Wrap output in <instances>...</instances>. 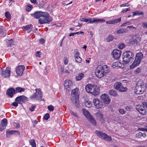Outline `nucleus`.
Instances as JSON below:
<instances>
[{
	"label": "nucleus",
	"mask_w": 147,
	"mask_h": 147,
	"mask_svg": "<svg viewBox=\"0 0 147 147\" xmlns=\"http://www.w3.org/2000/svg\"><path fill=\"white\" fill-rule=\"evenodd\" d=\"M35 93L30 97L31 99H35L36 100H39L42 97V92L40 89L37 88L35 89Z\"/></svg>",
	"instance_id": "1a4fd4ad"
},
{
	"label": "nucleus",
	"mask_w": 147,
	"mask_h": 147,
	"mask_svg": "<svg viewBox=\"0 0 147 147\" xmlns=\"http://www.w3.org/2000/svg\"><path fill=\"white\" fill-rule=\"evenodd\" d=\"M35 105H32L31 107L29 108V110L30 111H33L34 110V109L35 108Z\"/></svg>",
	"instance_id": "603ef678"
},
{
	"label": "nucleus",
	"mask_w": 147,
	"mask_h": 147,
	"mask_svg": "<svg viewBox=\"0 0 147 147\" xmlns=\"http://www.w3.org/2000/svg\"><path fill=\"white\" fill-rule=\"evenodd\" d=\"M106 23L108 24H114L113 20L107 21Z\"/></svg>",
	"instance_id": "0e129e2a"
},
{
	"label": "nucleus",
	"mask_w": 147,
	"mask_h": 147,
	"mask_svg": "<svg viewBox=\"0 0 147 147\" xmlns=\"http://www.w3.org/2000/svg\"><path fill=\"white\" fill-rule=\"evenodd\" d=\"M29 143L32 147H36V145L34 140V139L29 140Z\"/></svg>",
	"instance_id": "2f4dec72"
},
{
	"label": "nucleus",
	"mask_w": 147,
	"mask_h": 147,
	"mask_svg": "<svg viewBox=\"0 0 147 147\" xmlns=\"http://www.w3.org/2000/svg\"><path fill=\"white\" fill-rule=\"evenodd\" d=\"M142 26L144 28H147V23L145 22H143L142 24Z\"/></svg>",
	"instance_id": "e2e57ef3"
},
{
	"label": "nucleus",
	"mask_w": 147,
	"mask_h": 147,
	"mask_svg": "<svg viewBox=\"0 0 147 147\" xmlns=\"http://www.w3.org/2000/svg\"><path fill=\"white\" fill-rule=\"evenodd\" d=\"M78 89L76 88L72 90L71 101L77 107H79V95L78 94Z\"/></svg>",
	"instance_id": "7ed1b4c3"
},
{
	"label": "nucleus",
	"mask_w": 147,
	"mask_h": 147,
	"mask_svg": "<svg viewBox=\"0 0 147 147\" xmlns=\"http://www.w3.org/2000/svg\"><path fill=\"white\" fill-rule=\"evenodd\" d=\"M100 98L104 103L106 104H109L111 100L108 96L106 94H102Z\"/></svg>",
	"instance_id": "dca6fc26"
},
{
	"label": "nucleus",
	"mask_w": 147,
	"mask_h": 147,
	"mask_svg": "<svg viewBox=\"0 0 147 147\" xmlns=\"http://www.w3.org/2000/svg\"><path fill=\"white\" fill-rule=\"evenodd\" d=\"M141 71V68L140 67H138L135 70L134 72L136 74H137L140 72Z\"/></svg>",
	"instance_id": "de8ad7c7"
},
{
	"label": "nucleus",
	"mask_w": 147,
	"mask_h": 147,
	"mask_svg": "<svg viewBox=\"0 0 147 147\" xmlns=\"http://www.w3.org/2000/svg\"><path fill=\"white\" fill-rule=\"evenodd\" d=\"M7 47L11 46L13 43V40L12 39L7 40Z\"/></svg>",
	"instance_id": "ea45409f"
},
{
	"label": "nucleus",
	"mask_w": 147,
	"mask_h": 147,
	"mask_svg": "<svg viewBox=\"0 0 147 147\" xmlns=\"http://www.w3.org/2000/svg\"><path fill=\"white\" fill-rule=\"evenodd\" d=\"M85 89L87 92L91 93L94 96L97 95L99 93V89L94 84H87L85 86Z\"/></svg>",
	"instance_id": "f03ea898"
},
{
	"label": "nucleus",
	"mask_w": 147,
	"mask_h": 147,
	"mask_svg": "<svg viewBox=\"0 0 147 147\" xmlns=\"http://www.w3.org/2000/svg\"><path fill=\"white\" fill-rule=\"evenodd\" d=\"M84 76V74L82 73H80L78 76H77L76 77V79L77 81H79L81 80Z\"/></svg>",
	"instance_id": "a878e982"
},
{
	"label": "nucleus",
	"mask_w": 147,
	"mask_h": 147,
	"mask_svg": "<svg viewBox=\"0 0 147 147\" xmlns=\"http://www.w3.org/2000/svg\"><path fill=\"white\" fill-rule=\"evenodd\" d=\"M10 69L9 67L6 68L5 70L3 69L2 70L1 75L3 77L5 78L8 77L10 74Z\"/></svg>",
	"instance_id": "f3484780"
},
{
	"label": "nucleus",
	"mask_w": 147,
	"mask_h": 147,
	"mask_svg": "<svg viewBox=\"0 0 147 147\" xmlns=\"http://www.w3.org/2000/svg\"><path fill=\"white\" fill-rule=\"evenodd\" d=\"M133 16L137 15H143L144 14V13L143 11L140 12L138 11L133 12Z\"/></svg>",
	"instance_id": "7c9ffc66"
},
{
	"label": "nucleus",
	"mask_w": 147,
	"mask_h": 147,
	"mask_svg": "<svg viewBox=\"0 0 147 147\" xmlns=\"http://www.w3.org/2000/svg\"><path fill=\"white\" fill-rule=\"evenodd\" d=\"M85 104L86 107L88 108H90L92 106L91 102L89 101H86L85 102Z\"/></svg>",
	"instance_id": "e433bc0d"
},
{
	"label": "nucleus",
	"mask_w": 147,
	"mask_h": 147,
	"mask_svg": "<svg viewBox=\"0 0 147 147\" xmlns=\"http://www.w3.org/2000/svg\"><path fill=\"white\" fill-rule=\"evenodd\" d=\"M24 88H22L21 87H18L16 88L15 91L16 93L18 92H24L25 91Z\"/></svg>",
	"instance_id": "cd10ccee"
},
{
	"label": "nucleus",
	"mask_w": 147,
	"mask_h": 147,
	"mask_svg": "<svg viewBox=\"0 0 147 147\" xmlns=\"http://www.w3.org/2000/svg\"><path fill=\"white\" fill-rule=\"evenodd\" d=\"M45 12L41 11L35 12L34 13L31 14V15L36 19L39 18L40 17H42Z\"/></svg>",
	"instance_id": "6ab92c4d"
},
{
	"label": "nucleus",
	"mask_w": 147,
	"mask_h": 147,
	"mask_svg": "<svg viewBox=\"0 0 147 147\" xmlns=\"http://www.w3.org/2000/svg\"><path fill=\"white\" fill-rule=\"evenodd\" d=\"M129 6V5L128 3H125L122 4L120 5V7H123L125 6Z\"/></svg>",
	"instance_id": "bf43d9fd"
},
{
	"label": "nucleus",
	"mask_w": 147,
	"mask_h": 147,
	"mask_svg": "<svg viewBox=\"0 0 147 147\" xmlns=\"http://www.w3.org/2000/svg\"><path fill=\"white\" fill-rule=\"evenodd\" d=\"M93 103L96 107L97 109L102 108L103 106V102L100 101L98 99L94 98L93 100Z\"/></svg>",
	"instance_id": "2eb2a0df"
},
{
	"label": "nucleus",
	"mask_w": 147,
	"mask_h": 147,
	"mask_svg": "<svg viewBox=\"0 0 147 147\" xmlns=\"http://www.w3.org/2000/svg\"><path fill=\"white\" fill-rule=\"evenodd\" d=\"M141 37L139 35H136L133 37L132 40L130 42L131 44L134 45H137L140 42Z\"/></svg>",
	"instance_id": "9b49d317"
},
{
	"label": "nucleus",
	"mask_w": 147,
	"mask_h": 147,
	"mask_svg": "<svg viewBox=\"0 0 147 147\" xmlns=\"http://www.w3.org/2000/svg\"><path fill=\"white\" fill-rule=\"evenodd\" d=\"M118 111L121 114H123L125 113V111L123 109H120Z\"/></svg>",
	"instance_id": "3c124183"
},
{
	"label": "nucleus",
	"mask_w": 147,
	"mask_h": 147,
	"mask_svg": "<svg viewBox=\"0 0 147 147\" xmlns=\"http://www.w3.org/2000/svg\"><path fill=\"white\" fill-rule=\"evenodd\" d=\"M68 62V60L67 59H64V64L65 65H66Z\"/></svg>",
	"instance_id": "69168bd1"
},
{
	"label": "nucleus",
	"mask_w": 147,
	"mask_h": 147,
	"mask_svg": "<svg viewBox=\"0 0 147 147\" xmlns=\"http://www.w3.org/2000/svg\"><path fill=\"white\" fill-rule=\"evenodd\" d=\"M130 8L129 7L128 8H126L125 9H123L121 11V12L124 13L128 11H129L130 10Z\"/></svg>",
	"instance_id": "6e6d98bb"
},
{
	"label": "nucleus",
	"mask_w": 147,
	"mask_h": 147,
	"mask_svg": "<svg viewBox=\"0 0 147 147\" xmlns=\"http://www.w3.org/2000/svg\"><path fill=\"white\" fill-rule=\"evenodd\" d=\"M143 56V55L141 53H137L136 54L134 61L130 66V68L133 69L138 66L140 63Z\"/></svg>",
	"instance_id": "39448f33"
},
{
	"label": "nucleus",
	"mask_w": 147,
	"mask_h": 147,
	"mask_svg": "<svg viewBox=\"0 0 147 147\" xmlns=\"http://www.w3.org/2000/svg\"><path fill=\"white\" fill-rule=\"evenodd\" d=\"M32 25L30 24L22 27V28L26 30H29L28 32H30L32 30Z\"/></svg>",
	"instance_id": "b1692460"
},
{
	"label": "nucleus",
	"mask_w": 147,
	"mask_h": 147,
	"mask_svg": "<svg viewBox=\"0 0 147 147\" xmlns=\"http://www.w3.org/2000/svg\"><path fill=\"white\" fill-rule=\"evenodd\" d=\"M15 90L13 88L8 89L6 92L7 94L9 97H12L13 95L16 94Z\"/></svg>",
	"instance_id": "aec40b11"
},
{
	"label": "nucleus",
	"mask_w": 147,
	"mask_h": 147,
	"mask_svg": "<svg viewBox=\"0 0 147 147\" xmlns=\"http://www.w3.org/2000/svg\"><path fill=\"white\" fill-rule=\"evenodd\" d=\"M25 69V67L24 65H21L18 66L16 70V74L18 75H22Z\"/></svg>",
	"instance_id": "a211bd4d"
},
{
	"label": "nucleus",
	"mask_w": 147,
	"mask_h": 147,
	"mask_svg": "<svg viewBox=\"0 0 147 147\" xmlns=\"http://www.w3.org/2000/svg\"><path fill=\"white\" fill-rule=\"evenodd\" d=\"M97 117L100 120H101L103 119V115L100 112V111H98L96 113V114Z\"/></svg>",
	"instance_id": "c756f323"
},
{
	"label": "nucleus",
	"mask_w": 147,
	"mask_h": 147,
	"mask_svg": "<svg viewBox=\"0 0 147 147\" xmlns=\"http://www.w3.org/2000/svg\"><path fill=\"white\" fill-rule=\"evenodd\" d=\"M50 116L49 114L48 113H46L44 116L43 118L44 119L46 120H48V119L49 118Z\"/></svg>",
	"instance_id": "8fccbe9b"
},
{
	"label": "nucleus",
	"mask_w": 147,
	"mask_h": 147,
	"mask_svg": "<svg viewBox=\"0 0 147 147\" xmlns=\"http://www.w3.org/2000/svg\"><path fill=\"white\" fill-rule=\"evenodd\" d=\"M7 119H3L1 121V127L4 128V129L7 125Z\"/></svg>",
	"instance_id": "393cba45"
},
{
	"label": "nucleus",
	"mask_w": 147,
	"mask_h": 147,
	"mask_svg": "<svg viewBox=\"0 0 147 147\" xmlns=\"http://www.w3.org/2000/svg\"><path fill=\"white\" fill-rule=\"evenodd\" d=\"M6 135H7L8 134H13L14 133H15V132H16L18 134H20V132L19 131H16L14 130H10V131H7L6 132Z\"/></svg>",
	"instance_id": "473e14b6"
},
{
	"label": "nucleus",
	"mask_w": 147,
	"mask_h": 147,
	"mask_svg": "<svg viewBox=\"0 0 147 147\" xmlns=\"http://www.w3.org/2000/svg\"><path fill=\"white\" fill-rule=\"evenodd\" d=\"M5 16L6 18L8 19H11V16L9 13L8 11L6 12L5 13Z\"/></svg>",
	"instance_id": "37998d69"
},
{
	"label": "nucleus",
	"mask_w": 147,
	"mask_h": 147,
	"mask_svg": "<svg viewBox=\"0 0 147 147\" xmlns=\"http://www.w3.org/2000/svg\"><path fill=\"white\" fill-rule=\"evenodd\" d=\"M127 28H131V30H134V29H135V30H136V29L132 25V26H128Z\"/></svg>",
	"instance_id": "052dcab7"
},
{
	"label": "nucleus",
	"mask_w": 147,
	"mask_h": 147,
	"mask_svg": "<svg viewBox=\"0 0 147 147\" xmlns=\"http://www.w3.org/2000/svg\"><path fill=\"white\" fill-rule=\"evenodd\" d=\"M109 94L110 95L114 96H115L117 95V92L113 90H111L109 91Z\"/></svg>",
	"instance_id": "c85d7f7f"
},
{
	"label": "nucleus",
	"mask_w": 147,
	"mask_h": 147,
	"mask_svg": "<svg viewBox=\"0 0 147 147\" xmlns=\"http://www.w3.org/2000/svg\"><path fill=\"white\" fill-rule=\"evenodd\" d=\"M136 110L141 114L144 115L146 114L147 112L143 105H138L136 107Z\"/></svg>",
	"instance_id": "f8f14e48"
},
{
	"label": "nucleus",
	"mask_w": 147,
	"mask_h": 147,
	"mask_svg": "<svg viewBox=\"0 0 147 147\" xmlns=\"http://www.w3.org/2000/svg\"><path fill=\"white\" fill-rule=\"evenodd\" d=\"M81 21L88 22L90 23H98L100 22H105V20L103 19H96L94 18H82L80 19Z\"/></svg>",
	"instance_id": "0eeeda50"
},
{
	"label": "nucleus",
	"mask_w": 147,
	"mask_h": 147,
	"mask_svg": "<svg viewBox=\"0 0 147 147\" xmlns=\"http://www.w3.org/2000/svg\"><path fill=\"white\" fill-rule=\"evenodd\" d=\"M83 33L84 32H82L80 31V32H75V34H81Z\"/></svg>",
	"instance_id": "774afa93"
},
{
	"label": "nucleus",
	"mask_w": 147,
	"mask_h": 147,
	"mask_svg": "<svg viewBox=\"0 0 147 147\" xmlns=\"http://www.w3.org/2000/svg\"><path fill=\"white\" fill-rule=\"evenodd\" d=\"M142 133L141 132H139L136 134V136L138 138H140L142 136Z\"/></svg>",
	"instance_id": "5fc2aeb1"
},
{
	"label": "nucleus",
	"mask_w": 147,
	"mask_h": 147,
	"mask_svg": "<svg viewBox=\"0 0 147 147\" xmlns=\"http://www.w3.org/2000/svg\"><path fill=\"white\" fill-rule=\"evenodd\" d=\"M47 108L50 111H53L54 107L53 105H50L48 106Z\"/></svg>",
	"instance_id": "c03bdc74"
},
{
	"label": "nucleus",
	"mask_w": 147,
	"mask_h": 147,
	"mask_svg": "<svg viewBox=\"0 0 147 147\" xmlns=\"http://www.w3.org/2000/svg\"><path fill=\"white\" fill-rule=\"evenodd\" d=\"M74 67L73 65H69L68 67V69L70 72H71L72 71V69H73Z\"/></svg>",
	"instance_id": "49530a36"
},
{
	"label": "nucleus",
	"mask_w": 147,
	"mask_h": 147,
	"mask_svg": "<svg viewBox=\"0 0 147 147\" xmlns=\"http://www.w3.org/2000/svg\"><path fill=\"white\" fill-rule=\"evenodd\" d=\"M113 39V37L112 35H109L107 38L106 40L108 42H110L112 41Z\"/></svg>",
	"instance_id": "58836bf2"
},
{
	"label": "nucleus",
	"mask_w": 147,
	"mask_h": 147,
	"mask_svg": "<svg viewBox=\"0 0 147 147\" xmlns=\"http://www.w3.org/2000/svg\"><path fill=\"white\" fill-rule=\"evenodd\" d=\"M3 26H0V34H2V35H3V36L5 35H6V34L4 32H3Z\"/></svg>",
	"instance_id": "a18cd8bd"
},
{
	"label": "nucleus",
	"mask_w": 147,
	"mask_h": 147,
	"mask_svg": "<svg viewBox=\"0 0 147 147\" xmlns=\"http://www.w3.org/2000/svg\"><path fill=\"white\" fill-rule=\"evenodd\" d=\"M113 24L117 23L121 21V18L113 20Z\"/></svg>",
	"instance_id": "a19ab883"
},
{
	"label": "nucleus",
	"mask_w": 147,
	"mask_h": 147,
	"mask_svg": "<svg viewBox=\"0 0 147 147\" xmlns=\"http://www.w3.org/2000/svg\"><path fill=\"white\" fill-rule=\"evenodd\" d=\"M114 88L120 92H125L127 90V88L126 87H124L122 84L119 82H116L114 85Z\"/></svg>",
	"instance_id": "9d476101"
},
{
	"label": "nucleus",
	"mask_w": 147,
	"mask_h": 147,
	"mask_svg": "<svg viewBox=\"0 0 147 147\" xmlns=\"http://www.w3.org/2000/svg\"><path fill=\"white\" fill-rule=\"evenodd\" d=\"M32 6L30 4L27 5L26 7V10L28 11H30L32 8Z\"/></svg>",
	"instance_id": "4c0bfd02"
},
{
	"label": "nucleus",
	"mask_w": 147,
	"mask_h": 147,
	"mask_svg": "<svg viewBox=\"0 0 147 147\" xmlns=\"http://www.w3.org/2000/svg\"><path fill=\"white\" fill-rule=\"evenodd\" d=\"M120 63L119 62H114L112 64V67L113 68H115L116 67H120L119 64H120Z\"/></svg>",
	"instance_id": "72a5a7b5"
},
{
	"label": "nucleus",
	"mask_w": 147,
	"mask_h": 147,
	"mask_svg": "<svg viewBox=\"0 0 147 147\" xmlns=\"http://www.w3.org/2000/svg\"><path fill=\"white\" fill-rule=\"evenodd\" d=\"M76 61L78 63H80L82 61V58L79 56L75 58Z\"/></svg>",
	"instance_id": "79ce46f5"
},
{
	"label": "nucleus",
	"mask_w": 147,
	"mask_h": 147,
	"mask_svg": "<svg viewBox=\"0 0 147 147\" xmlns=\"http://www.w3.org/2000/svg\"><path fill=\"white\" fill-rule=\"evenodd\" d=\"M39 42L41 44H43L45 43V40L43 38H40Z\"/></svg>",
	"instance_id": "13d9d810"
},
{
	"label": "nucleus",
	"mask_w": 147,
	"mask_h": 147,
	"mask_svg": "<svg viewBox=\"0 0 147 147\" xmlns=\"http://www.w3.org/2000/svg\"><path fill=\"white\" fill-rule=\"evenodd\" d=\"M72 85V82L71 80H65L64 85L65 88L66 89H68L69 90V88Z\"/></svg>",
	"instance_id": "4be33fe9"
},
{
	"label": "nucleus",
	"mask_w": 147,
	"mask_h": 147,
	"mask_svg": "<svg viewBox=\"0 0 147 147\" xmlns=\"http://www.w3.org/2000/svg\"><path fill=\"white\" fill-rule=\"evenodd\" d=\"M18 103L16 102H14L11 104V105H12L15 107H17L18 106Z\"/></svg>",
	"instance_id": "680f3d73"
},
{
	"label": "nucleus",
	"mask_w": 147,
	"mask_h": 147,
	"mask_svg": "<svg viewBox=\"0 0 147 147\" xmlns=\"http://www.w3.org/2000/svg\"><path fill=\"white\" fill-rule=\"evenodd\" d=\"M121 51L117 49H115L112 52L111 55L113 57L116 59H118L121 55Z\"/></svg>",
	"instance_id": "ddd939ff"
},
{
	"label": "nucleus",
	"mask_w": 147,
	"mask_h": 147,
	"mask_svg": "<svg viewBox=\"0 0 147 147\" xmlns=\"http://www.w3.org/2000/svg\"><path fill=\"white\" fill-rule=\"evenodd\" d=\"M74 57L75 58L78 57L79 55V53L78 51V50L77 49H75L74 51Z\"/></svg>",
	"instance_id": "c9c22d12"
},
{
	"label": "nucleus",
	"mask_w": 147,
	"mask_h": 147,
	"mask_svg": "<svg viewBox=\"0 0 147 147\" xmlns=\"http://www.w3.org/2000/svg\"><path fill=\"white\" fill-rule=\"evenodd\" d=\"M125 47L124 44L123 43H121L119 45L118 48L120 49H123Z\"/></svg>",
	"instance_id": "09e8293b"
},
{
	"label": "nucleus",
	"mask_w": 147,
	"mask_h": 147,
	"mask_svg": "<svg viewBox=\"0 0 147 147\" xmlns=\"http://www.w3.org/2000/svg\"><path fill=\"white\" fill-rule=\"evenodd\" d=\"M132 109V107L131 106H127L125 107V109L127 111H130Z\"/></svg>",
	"instance_id": "4d7b16f0"
},
{
	"label": "nucleus",
	"mask_w": 147,
	"mask_h": 147,
	"mask_svg": "<svg viewBox=\"0 0 147 147\" xmlns=\"http://www.w3.org/2000/svg\"><path fill=\"white\" fill-rule=\"evenodd\" d=\"M30 1L32 3L35 4L36 3V0H30Z\"/></svg>",
	"instance_id": "338daca9"
},
{
	"label": "nucleus",
	"mask_w": 147,
	"mask_h": 147,
	"mask_svg": "<svg viewBox=\"0 0 147 147\" xmlns=\"http://www.w3.org/2000/svg\"><path fill=\"white\" fill-rule=\"evenodd\" d=\"M123 63L124 64H127L132 59L133 54L131 51H126L123 53Z\"/></svg>",
	"instance_id": "20e7f679"
},
{
	"label": "nucleus",
	"mask_w": 147,
	"mask_h": 147,
	"mask_svg": "<svg viewBox=\"0 0 147 147\" xmlns=\"http://www.w3.org/2000/svg\"><path fill=\"white\" fill-rule=\"evenodd\" d=\"M52 18L49 16V13L45 12L42 18L39 19L38 22L40 24L49 23L52 21Z\"/></svg>",
	"instance_id": "423d86ee"
},
{
	"label": "nucleus",
	"mask_w": 147,
	"mask_h": 147,
	"mask_svg": "<svg viewBox=\"0 0 147 147\" xmlns=\"http://www.w3.org/2000/svg\"><path fill=\"white\" fill-rule=\"evenodd\" d=\"M103 139L106 141H110L111 140V138L110 136L106 134Z\"/></svg>",
	"instance_id": "f704fd0d"
},
{
	"label": "nucleus",
	"mask_w": 147,
	"mask_h": 147,
	"mask_svg": "<svg viewBox=\"0 0 147 147\" xmlns=\"http://www.w3.org/2000/svg\"><path fill=\"white\" fill-rule=\"evenodd\" d=\"M41 52L40 51H37L35 55L36 57H38L39 58L40 57Z\"/></svg>",
	"instance_id": "864d4df0"
},
{
	"label": "nucleus",
	"mask_w": 147,
	"mask_h": 147,
	"mask_svg": "<svg viewBox=\"0 0 147 147\" xmlns=\"http://www.w3.org/2000/svg\"><path fill=\"white\" fill-rule=\"evenodd\" d=\"M82 110L84 114L88 119V120L93 125H96V121L93 117L90 114V113L84 109H83Z\"/></svg>",
	"instance_id": "6e6552de"
},
{
	"label": "nucleus",
	"mask_w": 147,
	"mask_h": 147,
	"mask_svg": "<svg viewBox=\"0 0 147 147\" xmlns=\"http://www.w3.org/2000/svg\"><path fill=\"white\" fill-rule=\"evenodd\" d=\"M138 81L137 83V85L136 86L135 91V93L137 94H142L144 91V89L142 88V84L139 85Z\"/></svg>",
	"instance_id": "4468645a"
},
{
	"label": "nucleus",
	"mask_w": 147,
	"mask_h": 147,
	"mask_svg": "<svg viewBox=\"0 0 147 147\" xmlns=\"http://www.w3.org/2000/svg\"><path fill=\"white\" fill-rule=\"evenodd\" d=\"M127 30L126 29L120 28L117 31V33L118 34L125 33L127 32Z\"/></svg>",
	"instance_id": "bb28decb"
},
{
	"label": "nucleus",
	"mask_w": 147,
	"mask_h": 147,
	"mask_svg": "<svg viewBox=\"0 0 147 147\" xmlns=\"http://www.w3.org/2000/svg\"><path fill=\"white\" fill-rule=\"evenodd\" d=\"M97 135L100 138H102L103 139L104 138L106 135L105 133H103L102 132L96 130L95 132Z\"/></svg>",
	"instance_id": "5701e85b"
},
{
	"label": "nucleus",
	"mask_w": 147,
	"mask_h": 147,
	"mask_svg": "<svg viewBox=\"0 0 147 147\" xmlns=\"http://www.w3.org/2000/svg\"><path fill=\"white\" fill-rule=\"evenodd\" d=\"M26 100L27 98L25 96L22 95L17 97L15 99V101L20 104L22 102H23Z\"/></svg>",
	"instance_id": "412c9836"
},
{
	"label": "nucleus",
	"mask_w": 147,
	"mask_h": 147,
	"mask_svg": "<svg viewBox=\"0 0 147 147\" xmlns=\"http://www.w3.org/2000/svg\"><path fill=\"white\" fill-rule=\"evenodd\" d=\"M109 67L105 65H98L96 70V75L98 78H100L109 72Z\"/></svg>",
	"instance_id": "f257e3e1"
}]
</instances>
